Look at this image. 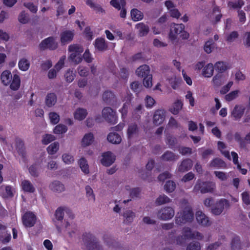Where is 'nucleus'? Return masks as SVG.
I'll return each instance as SVG.
<instances>
[{"mask_svg":"<svg viewBox=\"0 0 250 250\" xmlns=\"http://www.w3.org/2000/svg\"><path fill=\"white\" fill-rule=\"evenodd\" d=\"M193 166L192 161L189 158L184 159L178 167V171L185 172L190 170Z\"/></svg>","mask_w":250,"mask_h":250,"instance_id":"obj_17","label":"nucleus"},{"mask_svg":"<svg viewBox=\"0 0 250 250\" xmlns=\"http://www.w3.org/2000/svg\"><path fill=\"white\" fill-rule=\"evenodd\" d=\"M244 5V2L243 0H238L237 1H229L228 2V6L233 9L241 8Z\"/></svg>","mask_w":250,"mask_h":250,"instance_id":"obj_58","label":"nucleus"},{"mask_svg":"<svg viewBox=\"0 0 250 250\" xmlns=\"http://www.w3.org/2000/svg\"><path fill=\"white\" fill-rule=\"evenodd\" d=\"M108 142L114 144H119L122 141L121 136L115 132H110L107 137Z\"/></svg>","mask_w":250,"mask_h":250,"instance_id":"obj_26","label":"nucleus"},{"mask_svg":"<svg viewBox=\"0 0 250 250\" xmlns=\"http://www.w3.org/2000/svg\"><path fill=\"white\" fill-rule=\"evenodd\" d=\"M183 104L181 100H177L173 104L172 107L170 109V111L174 115H177L182 109Z\"/></svg>","mask_w":250,"mask_h":250,"instance_id":"obj_35","label":"nucleus"},{"mask_svg":"<svg viewBox=\"0 0 250 250\" xmlns=\"http://www.w3.org/2000/svg\"><path fill=\"white\" fill-rule=\"evenodd\" d=\"M215 187L214 182L210 181L203 182L200 180H198L194 187V191L195 192L200 191L203 194L212 192Z\"/></svg>","mask_w":250,"mask_h":250,"instance_id":"obj_3","label":"nucleus"},{"mask_svg":"<svg viewBox=\"0 0 250 250\" xmlns=\"http://www.w3.org/2000/svg\"><path fill=\"white\" fill-rule=\"evenodd\" d=\"M54 1L59 5L57 8V17L62 15L65 12V10L63 5V2L62 0H54Z\"/></svg>","mask_w":250,"mask_h":250,"instance_id":"obj_49","label":"nucleus"},{"mask_svg":"<svg viewBox=\"0 0 250 250\" xmlns=\"http://www.w3.org/2000/svg\"><path fill=\"white\" fill-rule=\"evenodd\" d=\"M11 239L10 233H0V242L5 244L9 243Z\"/></svg>","mask_w":250,"mask_h":250,"instance_id":"obj_53","label":"nucleus"},{"mask_svg":"<svg viewBox=\"0 0 250 250\" xmlns=\"http://www.w3.org/2000/svg\"><path fill=\"white\" fill-rule=\"evenodd\" d=\"M50 189L56 192L61 193L65 190V187L63 184L59 181H54L49 185Z\"/></svg>","mask_w":250,"mask_h":250,"instance_id":"obj_19","label":"nucleus"},{"mask_svg":"<svg viewBox=\"0 0 250 250\" xmlns=\"http://www.w3.org/2000/svg\"><path fill=\"white\" fill-rule=\"evenodd\" d=\"M102 116L107 122L111 125H115L117 123L116 112L110 107H105L103 109Z\"/></svg>","mask_w":250,"mask_h":250,"instance_id":"obj_4","label":"nucleus"},{"mask_svg":"<svg viewBox=\"0 0 250 250\" xmlns=\"http://www.w3.org/2000/svg\"><path fill=\"white\" fill-rule=\"evenodd\" d=\"M185 25L182 24H176L172 23L170 25V31L168 34L169 39L173 41L177 39V36L184 29Z\"/></svg>","mask_w":250,"mask_h":250,"instance_id":"obj_7","label":"nucleus"},{"mask_svg":"<svg viewBox=\"0 0 250 250\" xmlns=\"http://www.w3.org/2000/svg\"><path fill=\"white\" fill-rule=\"evenodd\" d=\"M143 105L142 104H139L135 107L132 112V116L137 119H139L141 117V115L143 113Z\"/></svg>","mask_w":250,"mask_h":250,"instance_id":"obj_40","label":"nucleus"},{"mask_svg":"<svg viewBox=\"0 0 250 250\" xmlns=\"http://www.w3.org/2000/svg\"><path fill=\"white\" fill-rule=\"evenodd\" d=\"M79 164L81 170L83 172V173L85 174H88L89 173V170L88 165L86 160L84 158L82 157L80 159Z\"/></svg>","mask_w":250,"mask_h":250,"instance_id":"obj_38","label":"nucleus"},{"mask_svg":"<svg viewBox=\"0 0 250 250\" xmlns=\"http://www.w3.org/2000/svg\"><path fill=\"white\" fill-rule=\"evenodd\" d=\"M49 117L51 123L53 125L58 124L60 121L59 115L55 112H50L49 114Z\"/></svg>","mask_w":250,"mask_h":250,"instance_id":"obj_60","label":"nucleus"},{"mask_svg":"<svg viewBox=\"0 0 250 250\" xmlns=\"http://www.w3.org/2000/svg\"><path fill=\"white\" fill-rule=\"evenodd\" d=\"M136 28L138 30L139 35L140 37L146 36L149 31L148 26L143 22L137 23Z\"/></svg>","mask_w":250,"mask_h":250,"instance_id":"obj_24","label":"nucleus"},{"mask_svg":"<svg viewBox=\"0 0 250 250\" xmlns=\"http://www.w3.org/2000/svg\"><path fill=\"white\" fill-rule=\"evenodd\" d=\"M214 68L219 73H223L229 68L228 63L221 61L217 62L215 63Z\"/></svg>","mask_w":250,"mask_h":250,"instance_id":"obj_30","label":"nucleus"},{"mask_svg":"<svg viewBox=\"0 0 250 250\" xmlns=\"http://www.w3.org/2000/svg\"><path fill=\"white\" fill-rule=\"evenodd\" d=\"M231 248L233 250L241 249L240 238L238 236L235 235L231 242Z\"/></svg>","mask_w":250,"mask_h":250,"instance_id":"obj_48","label":"nucleus"},{"mask_svg":"<svg viewBox=\"0 0 250 250\" xmlns=\"http://www.w3.org/2000/svg\"><path fill=\"white\" fill-rule=\"evenodd\" d=\"M12 77L11 73L9 70H4L1 73L0 75L1 83L4 85H8L11 82Z\"/></svg>","mask_w":250,"mask_h":250,"instance_id":"obj_21","label":"nucleus"},{"mask_svg":"<svg viewBox=\"0 0 250 250\" xmlns=\"http://www.w3.org/2000/svg\"><path fill=\"white\" fill-rule=\"evenodd\" d=\"M87 114L86 109L83 108H78L76 110L74 114V117L76 120L82 121L85 119Z\"/></svg>","mask_w":250,"mask_h":250,"instance_id":"obj_25","label":"nucleus"},{"mask_svg":"<svg viewBox=\"0 0 250 250\" xmlns=\"http://www.w3.org/2000/svg\"><path fill=\"white\" fill-rule=\"evenodd\" d=\"M196 219L199 224L208 227L211 225L212 222L209 218L202 211H197L195 214Z\"/></svg>","mask_w":250,"mask_h":250,"instance_id":"obj_13","label":"nucleus"},{"mask_svg":"<svg viewBox=\"0 0 250 250\" xmlns=\"http://www.w3.org/2000/svg\"><path fill=\"white\" fill-rule=\"evenodd\" d=\"M62 159L63 162L68 165L72 163L74 161L73 156L67 153L63 154L62 156Z\"/></svg>","mask_w":250,"mask_h":250,"instance_id":"obj_62","label":"nucleus"},{"mask_svg":"<svg viewBox=\"0 0 250 250\" xmlns=\"http://www.w3.org/2000/svg\"><path fill=\"white\" fill-rule=\"evenodd\" d=\"M183 234L185 239H194L195 237V233L189 227H185L183 229Z\"/></svg>","mask_w":250,"mask_h":250,"instance_id":"obj_42","label":"nucleus"},{"mask_svg":"<svg viewBox=\"0 0 250 250\" xmlns=\"http://www.w3.org/2000/svg\"><path fill=\"white\" fill-rule=\"evenodd\" d=\"M94 141L93 134L89 132L85 134L82 141V145L83 146H86L90 145Z\"/></svg>","mask_w":250,"mask_h":250,"instance_id":"obj_29","label":"nucleus"},{"mask_svg":"<svg viewBox=\"0 0 250 250\" xmlns=\"http://www.w3.org/2000/svg\"><path fill=\"white\" fill-rule=\"evenodd\" d=\"M194 213L190 208H185L182 211L178 212L175 217V223L178 225H182L192 221Z\"/></svg>","mask_w":250,"mask_h":250,"instance_id":"obj_1","label":"nucleus"},{"mask_svg":"<svg viewBox=\"0 0 250 250\" xmlns=\"http://www.w3.org/2000/svg\"><path fill=\"white\" fill-rule=\"evenodd\" d=\"M85 189L86 190V196L87 197L88 200H92L93 202L95 201V197L93 194L92 188L89 186L87 185L85 187Z\"/></svg>","mask_w":250,"mask_h":250,"instance_id":"obj_56","label":"nucleus"},{"mask_svg":"<svg viewBox=\"0 0 250 250\" xmlns=\"http://www.w3.org/2000/svg\"><path fill=\"white\" fill-rule=\"evenodd\" d=\"M125 219L124 222L126 224H130L133 221V219L135 216L134 212L130 210H126L124 212L123 215Z\"/></svg>","mask_w":250,"mask_h":250,"instance_id":"obj_36","label":"nucleus"},{"mask_svg":"<svg viewBox=\"0 0 250 250\" xmlns=\"http://www.w3.org/2000/svg\"><path fill=\"white\" fill-rule=\"evenodd\" d=\"M115 98V95L110 91H106L103 94V100L109 104L114 101Z\"/></svg>","mask_w":250,"mask_h":250,"instance_id":"obj_32","label":"nucleus"},{"mask_svg":"<svg viewBox=\"0 0 250 250\" xmlns=\"http://www.w3.org/2000/svg\"><path fill=\"white\" fill-rule=\"evenodd\" d=\"M57 100V96L55 93H48L45 99V105L48 107H51L56 104Z\"/></svg>","mask_w":250,"mask_h":250,"instance_id":"obj_22","label":"nucleus"},{"mask_svg":"<svg viewBox=\"0 0 250 250\" xmlns=\"http://www.w3.org/2000/svg\"><path fill=\"white\" fill-rule=\"evenodd\" d=\"M245 110L246 108L244 105L242 104H236L231 111V117L234 120L238 121L243 116Z\"/></svg>","mask_w":250,"mask_h":250,"instance_id":"obj_14","label":"nucleus"},{"mask_svg":"<svg viewBox=\"0 0 250 250\" xmlns=\"http://www.w3.org/2000/svg\"><path fill=\"white\" fill-rule=\"evenodd\" d=\"M67 130V127L66 125L62 124L57 125L53 129V132L56 134H61L65 133Z\"/></svg>","mask_w":250,"mask_h":250,"instance_id":"obj_43","label":"nucleus"},{"mask_svg":"<svg viewBox=\"0 0 250 250\" xmlns=\"http://www.w3.org/2000/svg\"><path fill=\"white\" fill-rule=\"evenodd\" d=\"M214 174L219 179L223 181L227 180L229 177L225 172L223 171H214Z\"/></svg>","mask_w":250,"mask_h":250,"instance_id":"obj_63","label":"nucleus"},{"mask_svg":"<svg viewBox=\"0 0 250 250\" xmlns=\"http://www.w3.org/2000/svg\"><path fill=\"white\" fill-rule=\"evenodd\" d=\"M55 140V137L51 135L46 134L42 137V142L43 145H47Z\"/></svg>","mask_w":250,"mask_h":250,"instance_id":"obj_57","label":"nucleus"},{"mask_svg":"<svg viewBox=\"0 0 250 250\" xmlns=\"http://www.w3.org/2000/svg\"><path fill=\"white\" fill-rule=\"evenodd\" d=\"M226 164L224 161L219 158H214L209 163V167H224Z\"/></svg>","mask_w":250,"mask_h":250,"instance_id":"obj_37","label":"nucleus"},{"mask_svg":"<svg viewBox=\"0 0 250 250\" xmlns=\"http://www.w3.org/2000/svg\"><path fill=\"white\" fill-rule=\"evenodd\" d=\"M15 145L19 155H21L23 158L26 155V152L23 141L19 138H16L15 139Z\"/></svg>","mask_w":250,"mask_h":250,"instance_id":"obj_18","label":"nucleus"},{"mask_svg":"<svg viewBox=\"0 0 250 250\" xmlns=\"http://www.w3.org/2000/svg\"><path fill=\"white\" fill-rule=\"evenodd\" d=\"M177 139L172 136V135L169 134L167 135L166 137V143L168 145L169 147L172 148L177 144Z\"/></svg>","mask_w":250,"mask_h":250,"instance_id":"obj_44","label":"nucleus"},{"mask_svg":"<svg viewBox=\"0 0 250 250\" xmlns=\"http://www.w3.org/2000/svg\"><path fill=\"white\" fill-rule=\"evenodd\" d=\"M139 131L138 127L135 124L129 125L127 131L128 138L130 139L134 135L138 134Z\"/></svg>","mask_w":250,"mask_h":250,"instance_id":"obj_34","label":"nucleus"},{"mask_svg":"<svg viewBox=\"0 0 250 250\" xmlns=\"http://www.w3.org/2000/svg\"><path fill=\"white\" fill-rule=\"evenodd\" d=\"M95 48L99 51H105L108 49V44L104 38H97L94 41Z\"/></svg>","mask_w":250,"mask_h":250,"instance_id":"obj_16","label":"nucleus"},{"mask_svg":"<svg viewBox=\"0 0 250 250\" xmlns=\"http://www.w3.org/2000/svg\"><path fill=\"white\" fill-rule=\"evenodd\" d=\"M18 65L21 70L25 71L29 69L30 62L26 59L22 58L19 61Z\"/></svg>","mask_w":250,"mask_h":250,"instance_id":"obj_39","label":"nucleus"},{"mask_svg":"<svg viewBox=\"0 0 250 250\" xmlns=\"http://www.w3.org/2000/svg\"><path fill=\"white\" fill-rule=\"evenodd\" d=\"M178 158V156L170 151H166L161 157V159L163 161L167 162L174 161Z\"/></svg>","mask_w":250,"mask_h":250,"instance_id":"obj_23","label":"nucleus"},{"mask_svg":"<svg viewBox=\"0 0 250 250\" xmlns=\"http://www.w3.org/2000/svg\"><path fill=\"white\" fill-rule=\"evenodd\" d=\"M170 202V199L166 195H160L156 200V204L157 205H161Z\"/></svg>","mask_w":250,"mask_h":250,"instance_id":"obj_45","label":"nucleus"},{"mask_svg":"<svg viewBox=\"0 0 250 250\" xmlns=\"http://www.w3.org/2000/svg\"><path fill=\"white\" fill-rule=\"evenodd\" d=\"M131 16L134 21H139L143 19L144 17L143 13L137 9L134 8L131 10Z\"/></svg>","mask_w":250,"mask_h":250,"instance_id":"obj_33","label":"nucleus"},{"mask_svg":"<svg viewBox=\"0 0 250 250\" xmlns=\"http://www.w3.org/2000/svg\"><path fill=\"white\" fill-rule=\"evenodd\" d=\"M146 107L147 108H151L156 103L155 100L151 96L147 95L145 99Z\"/></svg>","mask_w":250,"mask_h":250,"instance_id":"obj_52","label":"nucleus"},{"mask_svg":"<svg viewBox=\"0 0 250 250\" xmlns=\"http://www.w3.org/2000/svg\"><path fill=\"white\" fill-rule=\"evenodd\" d=\"M104 243L109 247H115L117 245L116 241L113 240L110 236L106 234L104 236Z\"/></svg>","mask_w":250,"mask_h":250,"instance_id":"obj_50","label":"nucleus"},{"mask_svg":"<svg viewBox=\"0 0 250 250\" xmlns=\"http://www.w3.org/2000/svg\"><path fill=\"white\" fill-rule=\"evenodd\" d=\"M201 246L199 242L193 241L190 243L187 246V250H200Z\"/></svg>","mask_w":250,"mask_h":250,"instance_id":"obj_59","label":"nucleus"},{"mask_svg":"<svg viewBox=\"0 0 250 250\" xmlns=\"http://www.w3.org/2000/svg\"><path fill=\"white\" fill-rule=\"evenodd\" d=\"M214 67L212 63H208L206 65L203 69L202 74L205 77H211L213 74Z\"/></svg>","mask_w":250,"mask_h":250,"instance_id":"obj_31","label":"nucleus"},{"mask_svg":"<svg viewBox=\"0 0 250 250\" xmlns=\"http://www.w3.org/2000/svg\"><path fill=\"white\" fill-rule=\"evenodd\" d=\"M212 82L213 84L216 86H220L223 83L222 80V75L221 74H217L215 75L212 79Z\"/></svg>","mask_w":250,"mask_h":250,"instance_id":"obj_54","label":"nucleus"},{"mask_svg":"<svg viewBox=\"0 0 250 250\" xmlns=\"http://www.w3.org/2000/svg\"><path fill=\"white\" fill-rule=\"evenodd\" d=\"M59 144L58 142H55L51 144L47 147V151L48 154L50 155H53L56 153L59 150Z\"/></svg>","mask_w":250,"mask_h":250,"instance_id":"obj_41","label":"nucleus"},{"mask_svg":"<svg viewBox=\"0 0 250 250\" xmlns=\"http://www.w3.org/2000/svg\"><path fill=\"white\" fill-rule=\"evenodd\" d=\"M174 210L170 207H166L160 209L158 212L159 218L163 220L171 219L174 215Z\"/></svg>","mask_w":250,"mask_h":250,"instance_id":"obj_8","label":"nucleus"},{"mask_svg":"<svg viewBox=\"0 0 250 250\" xmlns=\"http://www.w3.org/2000/svg\"><path fill=\"white\" fill-rule=\"evenodd\" d=\"M69 59L76 64L80 63L82 61V57L80 53H71L69 57Z\"/></svg>","mask_w":250,"mask_h":250,"instance_id":"obj_46","label":"nucleus"},{"mask_svg":"<svg viewBox=\"0 0 250 250\" xmlns=\"http://www.w3.org/2000/svg\"><path fill=\"white\" fill-rule=\"evenodd\" d=\"M18 20L21 23L23 24H25L28 22V18L27 16V14L25 12V11H23L21 12L18 17Z\"/></svg>","mask_w":250,"mask_h":250,"instance_id":"obj_64","label":"nucleus"},{"mask_svg":"<svg viewBox=\"0 0 250 250\" xmlns=\"http://www.w3.org/2000/svg\"><path fill=\"white\" fill-rule=\"evenodd\" d=\"M83 241L87 250H103L102 247L99 244L98 240L90 233H83Z\"/></svg>","mask_w":250,"mask_h":250,"instance_id":"obj_2","label":"nucleus"},{"mask_svg":"<svg viewBox=\"0 0 250 250\" xmlns=\"http://www.w3.org/2000/svg\"><path fill=\"white\" fill-rule=\"evenodd\" d=\"M136 73L138 77H146L150 75L149 67L146 64L142 65L137 69Z\"/></svg>","mask_w":250,"mask_h":250,"instance_id":"obj_20","label":"nucleus"},{"mask_svg":"<svg viewBox=\"0 0 250 250\" xmlns=\"http://www.w3.org/2000/svg\"><path fill=\"white\" fill-rule=\"evenodd\" d=\"M65 80L68 83H71L74 79L75 75L73 71L68 69L64 75Z\"/></svg>","mask_w":250,"mask_h":250,"instance_id":"obj_61","label":"nucleus"},{"mask_svg":"<svg viewBox=\"0 0 250 250\" xmlns=\"http://www.w3.org/2000/svg\"><path fill=\"white\" fill-rule=\"evenodd\" d=\"M21 220L24 227L31 228L35 225L37 221V217L33 212L28 211L23 214Z\"/></svg>","mask_w":250,"mask_h":250,"instance_id":"obj_5","label":"nucleus"},{"mask_svg":"<svg viewBox=\"0 0 250 250\" xmlns=\"http://www.w3.org/2000/svg\"><path fill=\"white\" fill-rule=\"evenodd\" d=\"M64 212L68 214L69 217L72 219L74 216L71 210L66 207H59L55 211V215L56 219L62 221L63 219Z\"/></svg>","mask_w":250,"mask_h":250,"instance_id":"obj_12","label":"nucleus"},{"mask_svg":"<svg viewBox=\"0 0 250 250\" xmlns=\"http://www.w3.org/2000/svg\"><path fill=\"white\" fill-rule=\"evenodd\" d=\"M239 90H236L229 92L225 96V99L228 102H230L236 99L238 96Z\"/></svg>","mask_w":250,"mask_h":250,"instance_id":"obj_51","label":"nucleus"},{"mask_svg":"<svg viewBox=\"0 0 250 250\" xmlns=\"http://www.w3.org/2000/svg\"><path fill=\"white\" fill-rule=\"evenodd\" d=\"M21 84V79L19 76L14 74L10 83V87L13 90H18Z\"/></svg>","mask_w":250,"mask_h":250,"instance_id":"obj_28","label":"nucleus"},{"mask_svg":"<svg viewBox=\"0 0 250 250\" xmlns=\"http://www.w3.org/2000/svg\"><path fill=\"white\" fill-rule=\"evenodd\" d=\"M176 188L175 183L172 181H168L165 185V189L167 192H172Z\"/></svg>","mask_w":250,"mask_h":250,"instance_id":"obj_55","label":"nucleus"},{"mask_svg":"<svg viewBox=\"0 0 250 250\" xmlns=\"http://www.w3.org/2000/svg\"><path fill=\"white\" fill-rule=\"evenodd\" d=\"M228 201L222 199L216 202L211 208V212L215 215H220L223 211L225 205H228Z\"/></svg>","mask_w":250,"mask_h":250,"instance_id":"obj_11","label":"nucleus"},{"mask_svg":"<svg viewBox=\"0 0 250 250\" xmlns=\"http://www.w3.org/2000/svg\"><path fill=\"white\" fill-rule=\"evenodd\" d=\"M165 118V111L162 109H158L154 112L153 117V123L156 125L162 124Z\"/></svg>","mask_w":250,"mask_h":250,"instance_id":"obj_15","label":"nucleus"},{"mask_svg":"<svg viewBox=\"0 0 250 250\" xmlns=\"http://www.w3.org/2000/svg\"><path fill=\"white\" fill-rule=\"evenodd\" d=\"M58 43L55 41L53 37H48L42 40L39 44V48L41 50L48 49L54 50L58 47Z\"/></svg>","mask_w":250,"mask_h":250,"instance_id":"obj_6","label":"nucleus"},{"mask_svg":"<svg viewBox=\"0 0 250 250\" xmlns=\"http://www.w3.org/2000/svg\"><path fill=\"white\" fill-rule=\"evenodd\" d=\"M75 35L74 30H65L60 34V41L62 44L70 42L73 40Z\"/></svg>","mask_w":250,"mask_h":250,"instance_id":"obj_9","label":"nucleus"},{"mask_svg":"<svg viewBox=\"0 0 250 250\" xmlns=\"http://www.w3.org/2000/svg\"><path fill=\"white\" fill-rule=\"evenodd\" d=\"M68 51L71 53L81 54L83 51V48L78 44H71L68 47Z\"/></svg>","mask_w":250,"mask_h":250,"instance_id":"obj_47","label":"nucleus"},{"mask_svg":"<svg viewBox=\"0 0 250 250\" xmlns=\"http://www.w3.org/2000/svg\"><path fill=\"white\" fill-rule=\"evenodd\" d=\"M102 159L101 160V164L105 167L111 166L115 161V156L111 152L107 151L102 154Z\"/></svg>","mask_w":250,"mask_h":250,"instance_id":"obj_10","label":"nucleus"},{"mask_svg":"<svg viewBox=\"0 0 250 250\" xmlns=\"http://www.w3.org/2000/svg\"><path fill=\"white\" fill-rule=\"evenodd\" d=\"M21 186L22 190L25 192L33 193L35 191L34 187L29 180H24L22 181Z\"/></svg>","mask_w":250,"mask_h":250,"instance_id":"obj_27","label":"nucleus"}]
</instances>
